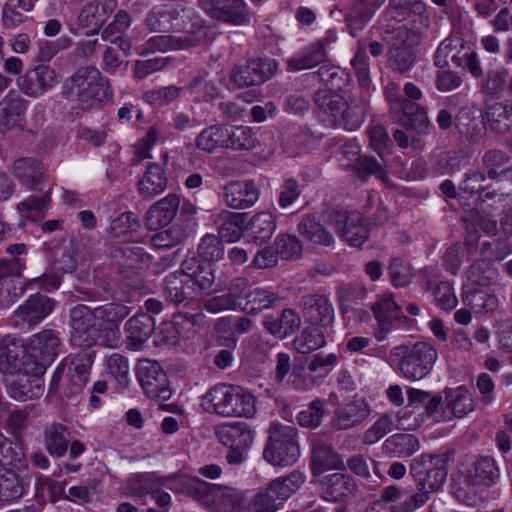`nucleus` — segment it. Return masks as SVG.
Returning <instances> with one entry per match:
<instances>
[{
	"label": "nucleus",
	"mask_w": 512,
	"mask_h": 512,
	"mask_svg": "<svg viewBox=\"0 0 512 512\" xmlns=\"http://www.w3.org/2000/svg\"><path fill=\"white\" fill-rule=\"evenodd\" d=\"M61 97L76 101L78 106L72 114L80 117L83 112L100 108L113 97L110 84L95 66L78 68L62 84Z\"/></svg>",
	"instance_id": "nucleus-1"
},
{
	"label": "nucleus",
	"mask_w": 512,
	"mask_h": 512,
	"mask_svg": "<svg viewBox=\"0 0 512 512\" xmlns=\"http://www.w3.org/2000/svg\"><path fill=\"white\" fill-rule=\"evenodd\" d=\"M437 357V351L432 345L419 341L412 346L402 344L393 347L387 356V362L397 365L405 378L419 381L431 372Z\"/></svg>",
	"instance_id": "nucleus-2"
},
{
	"label": "nucleus",
	"mask_w": 512,
	"mask_h": 512,
	"mask_svg": "<svg viewBox=\"0 0 512 512\" xmlns=\"http://www.w3.org/2000/svg\"><path fill=\"white\" fill-rule=\"evenodd\" d=\"M299 456L296 429L280 423L271 424L263 458L274 467H289L298 461Z\"/></svg>",
	"instance_id": "nucleus-3"
},
{
	"label": "nucleus",
	"mask_w": 512,
	"mask_h": 512,
	"mask_svg": "<svg viewBox=\"0 0 512 512\" xmlns=\"http://www.w3.org/2000/svg\"><path fill=\"white\" fill-rule=\"evenodd\" d=\"M454 451L448 450L440 454H422L412 460L410 473L417 482L418 490L431 494L445 483L449 463L453 460Z\"/></svg>",
	"instance_id": "nucleus-4"
},
{
	"label": "nucleus",
	"mask_w": 512,
	"mask_h": 512,
	"mask_svg": "<svg viewBox=\"0 0 512 512\" xmlns=\"http://www.w3.org/2000/svg\"><path fill=\"white\" fill-rule=\"evenodd\" d=\"M218 441L229 448L225 459L230 465H240L247 459V451L252 447L255 430L243 421L223 423L215 427Z\"/></svg>",
	"instance_id": "nucleus-5"
},
{
	"label": "nucleus",
	"mask_w": 512,
	"mask_h": 512,
	"mask_svg": "<svg viewBox=\"0 0 512 512\" xmlns=\"http://www.w3.org/2000/svg\"><path fill=\"white\" fill-rule=\"evenodd\" d=\"M72 329L70 342L77 347H92L96 343L99 318L97 306L91 308L85 304L74 306L69 313Z\"/></svg>",
	"instance_id": "nucleus-6"
},
{
	"label": "nucleus",
	"mask_w": 512,
	"mask_h": 512,
	"mask_svg": "<svg viewBox=\"0 0 512 512\" xmlns=\"http://www.w3.org/2000/svg\"><path fill=\"white\" fill-rule=\"evenodd\" d=\"M336 233L351 246L359 247L369 238V230L363 215L357 211L333 209L328 215Z\"/></svg>",
	"instance_id": "nucleus-7"
},
{
	"label": "nucleus",
	"mask_w": 512,
	"mask_h": 512,
	"mask_svg": "<svg viewBox=\"0 0 512 512\" xmlns=\"http://www.w3.org/2000/svg\"><path fill=\"white\" fill-rule=\"evenodd\" d=\"M30 363L20 371L6 375L5 385L10 397L17 401H27L39 398L44 392L42 376L45 372L38 371Z\"/></svg>",
	"instance_id": "nucleus-8"
},
{
	"label": "nucleus",
	"mask_w": 512,
	"mask_h": 512,
	"mask_svg": "<svg viewBox=\"0 0 512 512\" xmlns=\"http://www.w3.org/2000/svg\"><path fill=\"white\" fill-rule=\"evenodd\" d=\"M278 70L275 59L268 57L252 58L242 65L235 66L230 78L238 87L257 86L270 80Z\"/></svg>",
	"instance_id": "nucleus-9"
},
{
	"label": "nucleus",
	"mask_w": 512,
	"mask_h": 512,
	"mask_svg": "<svg viewBox=\"0 0 512 512\" xmlns=\"http://www.w3.org/2000/svg\"><path fill=\"white\" fill-rule=\"evenodd\" d=\"M201 6L213 20L233 26L250 23L251 13L244 0H201Z\"/></svg>",
	"instance_id": "nucleus-10"
},
{
	"label": "nucleus",
	"mask_w": 512,
	"mask_h": 512,
	"mask_svg": "<svg viewBox=\"0 0 512 512\" xmlns=\"http://www.w3.org/2000/svg\"><path fill=\"white\" fill-rule=\"evenodd\" d=\"M129 302L113 300L97 306L99 327L98 331L105 341L112 345L120 338V325L132 313Z\"/></svg>",
	"instance_id": "nucleus-11"
},
{
	"label": "nucleus",
	"mask_w": 512,
	"mask_h": 512,
	"mask_svg": "<svg viewBox=\"0 0 512 512\" xmlns=\"http://www.w3.org/2000/svg\"><path fill=\"white\" fill-rule=\"evenodd\" d=\"M137 377L149 398L166 401L171 397L168 377L156 361H140L137 366Z\"/></svg>",
	"instance_id": "nucleus-12"
},
{
	"label": "nucleus",
	"mask_w": 512,
	"mask_h": 512,
	"mask_svg": "<svg viewBox=\"0 0 512 512\" xmlns=\"http://www.w3.org/2000/svg\"><path fill=\"white\" fill-rule=\"evenodd\" d=\"M377 321L375 337L378 341L386 339L388 333L395 328L410 326L412 320L402 313V308L392 298L385 296L372 306Z\"/></svg>",
	"instance_id": "nucleus-13"
},
{
	"label": "nucleus",
	"mask_w": 512,
	"mask_h": 512,
	"mask_svg": "<svg viewBox=\"0 0 512 512\" xmlns=\"http://www.w3.org/2000/svg\"><path fill=\"white\" fill-rule=\"evenodd\" d=\"M59 346V337L52 330H43L30 338L28 360L36 370L45 372L57 356Z\"/></svg>",
	"instance_id": "nucleus-14"
},
{
	"label": "nucleus",
	"mask_w": 512,
	"mask_h": 512,
	"mask_svg": "<svg viewBox=\"0 0 512 512\" xmlns=\"http://www.w3.org/2000/svg\"><path fill=\"white\" fill-rule=\"evenodd\" d=\"M196 491L200 493L202 500L213 505L217 512H239L241 509L242 497L235 488L200 481Z\"/></svg>",
	"instance_id": "nucleus-15"
},
{
	"label": "nucleus",
	"mask_w": 512,
	"mask_h": 512,
	"mask_svg": "<svg viewBox=\"0 0 512 512\" xmlns=\"http://www.w3.org/2000/svg\"><path fill=\"white\" fill-rule=\"evenodd\" d=\"M320 496L330 502H345L356 496L358 486L350 475L335 472L319 479Z\"/></svg>",
	"instance_id": "nucleus-16"
},
{
	"label": "nucleus",
	"mask_w": 512,
	"mask_h": 512,
	"mask_svg": "<svg viewBox=\"0 0 512 512\" xmlns=\"http://www.w3.org/2000/svg\"><path fill=\"white\" fill-rule=\"evenodd\" d=\"M300 308L306 322L311 326L326 328L334 321V308L327 296L308 293L300 298Z\"/></svg>",
	"instance_id": "nucleus-17"
},
{
	"label": "nucleus",
	"mask_w": 512,
	"mask_h": 512,
	"mask_svg": "<svg viewBox=\"0 0 512 512\" xmlns=\"http://www.w3.org/2000/svg\"><path fill=\"white\" fill-rule=\"evenodd\" d=\"M26 363L31 364L24 341L11 335L4 336L0 341V371L6 376L20 371Z\"/></svg>",
	"instance_id": "nucleus-18"
},
{
	"label": "nucleus",
	"mask_w": 512,
	"mask_h": 512,
	"mask_svg": "<svg viewBox=\"0 0 512 512\" xmlns=\"http://www.w3.org/2000/svg\"><path fill=\"white\" fill-rule=\"evenodd\" d=\"M383 3V0H351L344 16L348 33L352 37H357L370 23Z\"/></svg>",
	"instance_id": "nucleus-19"
},
{
	"label": "nucleus",
	"mask_w": 512,
	"mask_h": 512,
	"mask_svg": "<svg viewBox=\"0 0 512 512\" xmlns=\"http://www.w3.org/2000/svg\"><path fill=\"white\" fill-rule=\"evenodd\" d=\"M56 83V71L49 64H37L18 79L21 91L32 97L42 95Z\"/></svg>",
	"instance_id": "nucleus-20"
},
{
	"label": "nucleus",
	"mask_w": 512,
	"mask_h": 512,
	"mask_svg": "<svg viewBox=\"0 0 512 512\" xmlns=\"http://www.w3.org/2000/svg\"><path fill=\"white\" fill-rule=\"evenodd\" d=\"M194 324V315L176 313L170 321H163L160 324L155 342L159 345H176L181 337H188Z\"/></svg>",
	"instance_id": "nucleus-21"
},
{
	"label": "nucleus",
	"mask_w": 512,
	"mask_h": 512,
	"mask_svg": "<svg viewBox=\"0 0 512 512\" xmlns=\"http://www.w3.org/2000/svg\"><path fill=\"white\" fill-rule=\"evenodd\" d=\"M114 8L112 0H96L87 3L80 11L77 21L86 28V34H95L106 23Z\"/></svg>",
	"instance_id": "nucleus-22"
},
{
	"label": "nucleus",
	"mask_w": 512,
	"mask_h": 512,
	"mask_svg": "<svg viewBox=\"0 0 512 512\" xmlns=\"http://www.w3.org/2000/svg\"><path fill=\"white\" fill-rule=\"evenodd\" d=\"M367 109V91L361 90L359 93L352 94L349 100H345V106L341 109L340 116H338L337 126H342L349 131L356 130L364 122Z\"/></svg>",
	"instance_id": "nucleus-23"
},
{
	"label": "nucleus",
	"mask_w": 512,
	"mask_h": 512,
	"mask_svg": "<svg viewBox=\"0 0 512 512\" xmlns=\"http://www.w3.org/2000/svg\"><path fill=\"white\" fill-rule=\"evenodd\" d=\"M344 468L339 453L332 444L323 439L314 440L312 443L311 472L313 476H319L327 470Z\"/></svg>",
	"instance_id": "nucleus-24"
},
{
	"label": "nucleus",
	"mask_w": 512,
	"mask_h": 512,
	"mask_svg": "<svg viewBox=\"0 0 512 512\" xmlns=\"http://www.w3.org/2000/svg\"><path fill=\"white\" fill-rule=\"evenodd\" d=\"M28 102L18 93L9 92L0 101V132L21 126Z\"/></svg>",
	"instance_id": "nucleus-25"
},
{
	"label": "nucleus",
	"mask_w": 512,
	"mask_h": 512,
	"mask_svg": "<svg viewBox=\"0 0 512 512\" xmlns=\"http://www.w3.org/2000/svg\"><path fill=\"white\" fill-rule=\"evenodd\" d=\"M370 415V407L363 399H353L340 405L335 411L334 425L347 430L362 424Z\"/></svg>",
	"instance_id": "nucleus-26"
},
{
	"label": "nucleus",
	"mask_w": 512,
	"mask_h": 512,
	"mask_svg": "<svg viewBox=\"0 0 512 512\" xmlns=\"http://www.w3.org/2000/svg\"><path fill=\"white\" fill-rule=\"evenodd\" d=\"M180 199L176 194H169L153 204L147 212L145 225L149 230H158L167 226L175 218Z\"/></svg>",
	"instance_id": "nucleus-27"
},
{
	"label": "nucleus",
	"mask_w": 512,
	"mask_h": 512,
	"mask_svg": "<svg viewBox=\"0 0 512 512\" xmlns=\"http://www.w3.org/2000/svg\"><path fill=\"white\" fill-rule=\"evenodd\" d=\"M55 301L47 295L36 293L16 310L15 315L29 325L45 319L54 309Z\"/></svg>",
	"instance_id": "nucleus-28"
},
{
	"label": "nucleus",
	"mask_w": 512,
	"mask_h": 512,
	"mask_svg": "<svg viewBox=\"0 0 512 512\" xmlns=\"http://www.w3.org/2000/svg\"><path fill=\"white\" fill-rule=\"evenodd\" d=\"M316 112L328 126H337L338 116L345 106V99L330 90H318L314 96Z\"/></svg>",
	"instance_id": "nucleus-29"
},
{
	"label": "nucleus",
	"mask_w": 512,
	"mask_h": 512,
	"mask_svg": "<svg viewBox=\"0 0 512 512\" xmlns=\"http://www.w3.org/2000/svg\"><path fill=\"white\" fill-rule=\"evenodd\" d=\"M181 270L188 281L193 283V288L198 295L202 291L210 289L215 281L212 264L200 259L192 258L184 261Z\"/></svg>",
	"instance_id": "nucleus-30"
},
{
	"label": "nucleus",
	"mask_w": 512,
	"mask_h": 512,
	"mask_svg": "<svg viewBox=\"0 0 512 512\" xmlns=\"http://www.w3.org/2000/svg\"><path fill=\"white\" fill-rule=\"evenodd\" d=\"M125 332L128 345L134 350L140 349L155 332L154 318L147 313H138L126 322Z\"/></svg>",
	"instance_id": "nucleus-31"
},
{
	"label": "nucleus",
	"mask_w": 512,
	"mask_h": 512,
	"mask_svg": "<svg viewBox=\"0 0 512 512\" xmlns=\"http://www.w3.org/2000/svg\"><path fill=\"white\" fill-rule=\"evenodd\" d=\"M0 464L11 466L19 472L28 470L23 441L20 437L10 439L0 431Z\"/></svg>",
	"instance_id": "nucleus-32"
},
{
	"label": "nucleus",
	"mask_w": 512,
	"mask_h": 512,
	"mask_svg": "<svg viewBox=\"0 0 512 512\" xmlns=\"http://www.w3.org/2000/svg\"><path fill=\"white\" fill-rule=\"evenodd\" d=\"M13 169L15 176L29 189L34 191L43 189L45 171L42 162L38 159L20 158L14 162Z\"/></svg>",
	"instance_id": "nucleus-33"
},
{
	"label": "nucleus",
	"mask_w": 512,
	"mask_h": 512,
	"mask_svg": "<svg viewBox=\"0 0 512 512\" xmlns=\"http://www.w3.org/2000/svg\"><path fill=\"white\" fill-rule=\"evenodd\" d=\"M510 161L511 157L500 149H489L482 156V165L487 172L486 176L497 182L504 179L512 181V165L507 166Z\"/></svg>",
	"instance_id": "nucleus-34"
},
{
	"label": "nucleus",
	"mask_w": 512,
	"mask_h": 512,
	"mask_svg": "<svg viewBox=\"0 0 512 512\" xmlns=\"http://www.w3.org/2000/svg\"><path fill=\"white\" fill-rule=\"evenodd\" d=\"M224 190L225 201L233 209L249 208L259 197V191L252 182H232Z\"/></svg>",
	"instance_id": "nucleus-35"
},
{
	"label": "nucleus",
	"mask_w": 512,
	"mask_h": 512,
	"mask_svg": "<svg viewBox=\"0 0 512 512\" xmlns=\"http://www.w3.org/2000/svg\"><path fill=\"white\" fill-rule=\"evenodd\" d=\"M163 290L166 298L176 305L198 296L193 288V283L188 281L182 270L178 273L169 274L165 278Z\"/></svg>",
	"instance_id": "nucleus-36"
},
{
	"label": "nucleus",
	"mask_w": 512,
	"mask_h": 512,
	"mask_svg": "<svg viewBox=\"0 0 512 512\" xmlns=\"http://www.w3.org/2000/svg\"><path fill=\"white\" fill-rule=\"evenodd\" d=\"M234 385L218 384L210 388L202 398L201 406L208 413L229 417Z\"/></svg>",
	"instance_id": "nucleus-37"
},
{
	"label": "nucleus",
	"mask_w": 512,
	"mask_h": 512,
	"mask_svg": "<svg viewBox=\"0 0 512 512\" xmlns=\"http://www.w3.org/2000/svg\"><path fill=\"white\" fill-rule=\"evenodd\" d=\"M393 121L402 126L405 130L415 131L417 134H427L431 122L428 119L427 111L416 102L405 106Z\"/></svg>",
	"instance_id": "nucleus-38"
},
{
	"label": "nucleus",
	"mask_w": 512,
	"mask_h": 512,
	"mask_svg": "<svg viewBox=\"0 0 512 512\" xmlns=\"http://www.w3.org/2000/svg\"><path fill=\"white\" fill-rule=\"evenodd\" d=\"M300 326V316L295 310L290 308L283 309L278 318L267 317L264 321L265 329L280 339L291 336L299 330Z\"/></svg>",
	"instance_id": "nucleus-39"
},
{
	"label": "nucleus",
	"mask_w": 512,
	"mask_h": 512,
	"mask_svg": "<svg viewBox=\"0 0 512 512\" xmlns=\"http://www.w3.org/2000/svg\"><path fill=\"white\" fill-rule=\"evenodd\" d=\"M203 41L201 31H187L179 35H161L152 37L149 46L158 49L184 50L196 47Z\"/></svg>",
	"instance_id": "nucleus-40"
},
{
	"label": "nucleus",
	"mask_w": 512,
	"mask_h": 512,
	"mask_svg": "<svg viewBox=\"0 0 512 512\" xmlns=\"http://www.w3.org/2000/svg\"><path fill=\"white\" fill-rule=\"evenodd\" d=\"M275 228L276 217L270 212H259L249 220L244 230L250 241L262 245L271 238Z\"/></svg>",
	"instance_id": "nucleus-41"
},
{
	"label": "nucleus",
	"mask_w": 512,
	"mask_h": 512,
	"mask_svg": "<svg viewBox=\"0 0 512 512\" xmlns=\"http://www.w3.org/2000/svg\"><path fill=\"white\" fill-rule=\"evenodd\" d=\"M91 348L83 347L70 361L69 378L77 389H81L89 379L91 367L95 359V351Z\"/></svg>",
	"instance_id": "nucleus-42"
},
{
	"label": "nucleus",
	"mask_w": 512,
	"mask_h": 512,
	"mask_svg": "<svg viewBox=\"0 0 512 512\" xmlns=\"http://www.w3.org/2000/svg\"><path fill=\"white\" fill-rule=\"evenodd\" d=\"M342 154L347 156H357L355 159L354 171L360 179L366 180L369 176L373 175L380 180H385L386 171L381 163L372 156L359 155L357 146L345 144L342 148Z\"/></svg>",
	"instance_id": "nucleus-43"
},
{
	"label": "nucleus",
	"mask_w": 512,
	"mask_h": 512,
	"mask_svg": "<svg viewBox=\"0 0 512 512\" xmlns=\"http://www.w3.org/2000/svg\"><path fill=\"white\" fill-rule=\"evenodd\" d=\"M279 301L280 296L276 292L260 286H252L247 300L242 304V311L257 315L263 310L275 307Z\"/></svg>",
	"instance_id": "nucleus-44"
},
{
	"label": "nucleus",
	"mask_w": 512,
	"mask_h": 512,
	"mask_svg": "<svg viewBox=\"0 0 512 512\" xmlns=\"http://www.w3.org/2000/svg\"><path fill=\"white\" fill-rule=\"evenodd\" d=\"M70 432L61 423H52L45 427L44 446L47 452L54 457L63 456L68 449Z\"/></svg>",
	"instance_id": "nucleus-45"
},
{
	"label": "nucleus",
	"mask_w": 512,
	"mask_h": 512,
	"mask_svg": "<svg viewBox=\"0 0 512 512\" xmlns=\"http://www.w3.org/2000/svg\"><path fill=\"white\" fill-rule=\"evenodd\" d=\"M451 493L455 498L466 505H472L479 494L480 486L475 482L473 476L466 475L463 472H457L451 475Z\"/></svg>",
	"instance_id": "nucleus-46"
},
{
	"label": "nucleus",
	"mask_w": 512,
	"mask_h": 512,
	"mask_svg": "<svg viewBox=\"0 0 512 512\" xmlns=\"http://www.w3.org/2000/svg\"><path fill=\"white\" fill-rule=\"evenodd\" d=\"M485 117L491 130L506 133L512 126V105L502 102L487 104Z\"/></svg>",
	"instance_id": "nucleus-47"
},
{
	"label": "nucleus",
	"mask_w": 512,
	"mask_h": 512,
	"mask_svg": "<svg viewBox=\"0 0 512 512\" xmlns=\"http://www.w3.org/2000/svg\"><path fill=\"white\" fill-rule=\"evenodd\" d=\"M488 178L484 172L479 170H474L465 175L464 180L460 184V190L473 195L475 193L479 194V200L481 201V209H484V204H486L487 200L498 198L501 200V195L496 193L495 191H490L488 187L484 186V183Z\"/></svg>",
	"instance_id": "nucleus-48"
},
{
	"label": "nucleus",
	"mask_w": 512,
	"mask_h": 512,
	"mask_svg": "<svg viewBox=\"0 0 512 512\" xmlns=\"http://www.w3.org/2000/svg\"><path fill=\"white\" fill-rule=\"evenodd\" d=\"M167 177L163 168L156 163L150 164L143 178L138 182V190L145 197H153L166 189Z\"/></svg>",
	"instance_id": "nucleus-49"
},
{
	"label": "nucleus",
	"mask_w": 512,
	"mask_h": 512,
	"mask_svg": "<svg viewBox=\"0 0 512 512\" xmlns=\"http://www.w3.org/2000/svg\"><path fill=\"white\" fill-rule=\"evenodd\" d=\"M111 257L117 266L127 270L142 269L146 262L149 265V256L140 247H116L111 251Z\"/></svg>",
	"instance_id": "nucleus-50"
},
{
	"label": "nucleus",
	"mask_w": 512,
	"mask_h": 512,
	"mask_svg": "<svg viewBox=\"0 0 512 512\" xmlns=\"http://www.w3.org/2000/svg\"><path fill=\"white\" fill-rule=\"evenodd\" d=\"M416 436L407 433H397L387 438L383 445L384 453L393 457H409L419 449Z\"/></svg>",
	"instance_id": "nucleus-51"
},
{
	"label": "nucleus",
	"mask_w": 512,
	"mask_h": 512,
	"mask_svg": "<svg viewBox=\"0 0 512 512\" xmlns=\"http://www.w3.org/2000/svg\"><path fill=\"white\" fill-rule=\"evenodd\" d=\"M298 232L311 242L329 246L334 243L333 235L324 227L315 215H307L298 224Z\"/></svg>",
	"instance_id": "nucleus-52"
},
{
	"label": "nucleus",
	"mask_w": 512,
	"mask_h": 512,
	"mask_svg": "<svg viewBox=\"0 0 512 512\" xmlns=\"http://www.w3.org/2000/svg\"><path fill=\"white\" fill-rule=\"evenodd\" d=\"M306 476L300 470H293L283 477L270 482V492L274 493L278 500L285 501L290 498L305 483Z\"/></svg>",
	"instance_id": "nucleus-53"
},
{
	"label": "nucleus",
	"mask_w": 512,
	"mask_h": 512,
	"mask_svg": "<svg viewBox=\"0 0 512 512\" xmlns=\"http://www.w3.org/2000/svg\"><path fill=\"white\" fill-rule=\"evenodd\" d=\"M246 218V213H221L219 215V237L227 242H235L239 240L243 234V226L246 223Z\"/></svg>",
	"instance_id": "nucleus-54"
},
{
	"label": "nucleus",
	"mask_w": 512,
	"mask_h": 512,
	"mask_svg": "<svg viewBox=\"0 0 512 512\" xmlns=\"http://www.w3.org/2000/svg\"><path fill=\"white\" fill-rule=\"evenodd\" d=\"M141 228L138 217L133 212H124L115 218L110 225L114 237L125 241H136Z\"/></svg>",
	"instance_id": "nucleus-55"
},
{
	"label": "nucleus",
	"mask_w": 512,
	"mask_h": 512,
	"mask_svg": "<svg viewBox=\"0 0 512 512\" xmlns=\"http://www.w3.org/2000/svg\"><path fill=\"white\" fill-rule=\"evenodd\" d=\"M475 403L469 391L460 386L456 389H450L446 393V409L450 411L451 416L458 418L464 417L473 411Z\"/></svg>",
	"instance_id": "nucleus-56"
},
{
	"label": "nucleus",
	"mask_w": 512,
	"mask_h": 512,
	"mask_svg": "<svg viewBox=\"0 0 512 512\" xmlns=\"http://www.w3.org/2000/svg\"><path fill=\"white\" fill-rule=\"evenodd\" d=\"M230 399L231 403L229 417L251 418L256 413V398L252 393L243 389L242 387L233 386Z\"/></svg>",
	"instance_id": "nucleus-57"
},
{
	"label": "nucleus",
	"mask_w": 512,
	"mask_h": 512,
	"mask_svg": "<svg viewBox=\"0 0 512 512\" xmlns=\"http://www.w3.org/2000/svg\"><path fill=\"white\" fill-rule=\"evenodd\" d=\"M401 43H394L388 51V62L392 70L405 73L413 66L416 54L406 39H400Z\"/></svg>",
	"instance_id": "nucleus-58"
},
{
	"label": "nucleus",
	"mask_w": 512,
	"mask_h": 512,
	"mask_svg": "<svg viewBox=\"0 0 512 512\" xmlns=\"http://www.w3.org/2000/svg\"><path fill=\"white\" fill-rule=\"evenodd\" d=\"M227 128L215 124L205 128L196 138V147L207 153L214 152L217 148H226Z\"/></svg>",
	"instance_id": "nucleus-59"
},
{
	"label": "nucleus",
	"mask_w": 512,
	"mask_h": 512,
	"mask_svg": "<svg viewBox=\"0 0 512 512\" xmlns=\"http://www.w3.org/2000/svg\"><path fill=\"white\" fill-rule=\"evenodd\" d=\"M471 475L479 486L491 487L498 481L500 472L492 457L482 456L474 462Z\"/></svg>",
	"instance_id": "nucleus-60"
},
{
	"label": "nucleus",
	"mask_w": 512,
	"mask_h": 512,
	"mask_svg": "<svg viewBox=\"0 0 512 512\" xmlns=\"http://www.w3.org/2000/svg\"><path fill=\"white\" fill-rule=\"evenodd\" d=\"M323 328L309 325L294 340L293 346L298 353L309 354L325 345Z\"/></svg>",
	"instance_id": "nucleus-61"
},
{
	"label": "nucleus",
	"mask_w": 512,
	"mask_h": 512,
	"mask_svg": "<svg viewBox=\"0 0 512 512\" xmlns=\"http://www.w3.org/2000/svg\"><path fill=\"white\" fill-rule=\"evenodd\" d=\"M495 275L496 273L490 260H476L469 266L467 271V284H465L464 287H487L494 281Z\"/></svg>",
	"instance_id": "nucleus-62"
},
{
	"label": "nucleus",
	"mask_w": 512,
	"mask_h": 512,
	"mask_svg": "<svg viewBox=\"0 0 512 512\" xmlns=\"http://www.w3.org/2000/svg\"><path fill=\"white\" fill-rule=\"evenodd\" d=\"M34 7V0H8L2 11L3 24L14 28L26 21V13Z\"/></svg>",
	"instance_id": "nucleus-63"
},
{
	"label": "nucleus",
	"mask_w": 512,
	"mask_h": 512,
	"mask_svg": "<svg viewBox=\"0 0 512 512\" xmlns=\"http://www.w3.org/2000/svg\"><path fill=\"white\" fill-rule=\"evenodd\" d=\"M226 148L233 150H252L259 146L256 133L250 127L237 126L227 128Z\"/></svg>",
	"instance_id": "nucleus-64"
}]
</instances>
